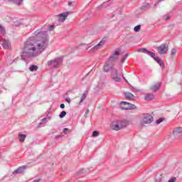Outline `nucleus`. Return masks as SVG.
<instances>
[{
	"instance_id": "6ab92c4d",
	"label": "nucleus",
	"mask_w": 182,
	"mask_h": 182,
	"mask_svg": "<svg viewBox=\"0 0 182 182\" xmlns=\"http://www.w3.org/2000/svg\"><path fill=\"white\" fill-rule=\"evenodd\" d=\"M154 59L156 60V62H157V63H159V65H160V66H162V68L164 67V63L161 61V60H160V58L155 57Z\"/></svg>"
},
{
	"instance_id": "1a4fd4ad",
	"label": "nucleus",
	"mask_w": 182,
	"mask_h": 182,
	"mask_svg": "<svg viewBox=\"0 0 182 182\" xmlns=\"http://www.w3.org/2000/svg\"><path fill=\"white\" fill-rule=\"evenodd\" d=\"M120 50L117 49L112 54V55L109 58L108 62H114V60H117V58L119 57V55H120Z\"/></svg>"
},
{
	"instance_id": "39448f33",
	"label": "nucleus",
	"mask_w": 182,
	"mask_h": 182,
	"mask_svg": "<svg viewBox=\"0 0 182 182\" xmlns=\"http://www.w3.org/2000/svg\"><path fill=\"white\" fill-rule=\"evenodd\" d=\"M157 50L158 53L160 55H164L167 53V50H168V46H167V44H162L157 48Z\"/></svg>"
},
{
	"instance_id": "72a5a7b5",
	"label": "nucleus",
	"mask_w": 182,
	"mask_h": 182,
	"mask_svg": "<svg viewBox=\"0 0 182 182\" xmlns=\"http://www.w3.org/2000/svg\"><path fill=\"white\" fill-rule=\"evenodd\" d=\"M63 132H64V133H68V132H69V129L65 128Z\"/></svg>"
},
{
	"instance_id": "423d86ee",
	"label": "nucleus",
	"mask_w": 182,
	"mask_h": 182,
	"mask_svg": "<svg viewBox=\"0 0 182 182\" xmlns=\"http://www.w3.org/2000/svg\"><path fill=\"white\" fill-rule=\"evenodd\" d=\"M69 14L70 13L68 11H66V12H64V13H62V14L58 15L57 18H58V22H61V23L65 22V21H66V18H68V16H69Z\"/></svg>"
},
{
	"instance_id": "7c9ffc66",
	"label": "nucleus",
	"mask_w": 182,
	"mask_h": 182,
	"mask_svg": "<svg viewBox=\"0 0 182 182\" xmlns=\"http://www.w3.org/2000/svg\"><path fill=\"white\" fill-rule=\"evenodd\" d=\"M89 109H87L85 112V114H84L85 117H87V116H89Z\"/></svg>"
},
{
	"instance_id": "2eb2a0df",
	"label": "nucleus",
	"mask_w": 182,
	"mask_h": 182,
	"mask_svg": "<svg viewBox=\"0 0 182 182\" xmlns=\"http://www.w3.org/2000/svg\"><path fill=\"white\" fill-rule=\"evenodd\" d=\"M104 70L105 72H109V70H113V67L112 65H110V64H109V63H107L105 65H104Z\"/></svg>"
},
{
	"instance_id": "9b49d317",
	"label": "nucleus",
	"mask_w": 182,
	"mask_h": 182,
	"mask_svg": "<svg viewBox=\"0 0 182 182\" xmlns=\"http://www.w3.org/2000/svg\"><path fill=\"white\" fill-rule=\"evenodd\" d=\"M111 77L115 82H120V77H119V75H117V70L116 69H112L111 73Z\"/></svg>"
},
{
	"instance_id": "a211bd4d",
	"label": "nucleus",
	"mask_w": 182,
	"mask_h": 182,
	"mask_svg": "<svg viewBox=\"0 0 182 182\" xmlns=\"http://www.w3.org/2000/svg\"><path fill=\"white\" fill-rule=\"evenodd\" d=\"M182 133V127L177 128L173 132L174 136H177V134H181Z\"/></svg>"
},
{
	"instance_id": "e433bc0d",
	"label": "nucleus",
	"mask_w": 182,
	"mask_h": 182,
	"mask_svg": "<svg viewBox=\"0 0 182 182\" xmlns=\"http://www.w3.org/2000/svg\"><path fill=\"white\" fill-rule=\"evenodd\" d=\"M39 181H40L39 180L33 181V182H39Z\"/></svg>"
},
{
	"instance_id": "5701e85b",
	"label": "nucleus",
	"mask_w": 182,
	"mask_h": 182,
	"mask_svg": "<svg viewBox=\"0 0 182 182\" xmlns=\"http://www.w3.org/2000/svg\"><path fill=\"white\" fill-rule=\"evenodd\" d=\"M0 32L2 33V35H5L6 32L5 31V28H4L2 26L0 25Z\"/></svg>"
},
{
	"instance_id": "b1692460",
	"label": "nucleus",
	"mask_w": 182,
	"mask_h": 182,
	"mask_svg": "<svg viewBox=\"0 0 182 182\" xmlns=\"http://www.w3.org/2000/svg\"><path fill=\"white\" fill-rule=\"evenodd\" d=\"M141 28V26H140V25L135 26L134 28V32H139V31H140Z\"/></svg>"
},
{
	"instance_id": "a878e982",
	"label": "nucleus",
	"mask_w": 182,
	"mask_h": 182,
	"mask_svg": "<svg viewBox=\"0 0 182 182\" xmlns=\"http://www.w3.org/2000/svg\"><path fill=\"white\" fill-rule=\"evenodd\" d=\"M65 116H66V112L65 111H63L60 115L59 117H60V119H63V117H65Z\"/></svg>"
},
{
	"instance_id": "473e14b6",
	"label": "nucleus",
	"mask_w": 182,
	"mask_h": 182,
	"mask_svg": "<svg viewBox=\"0 0 182 182\" xmlns=\"http://www.w3.org/2000/svg\"><path fill=\"white\" fill-rule=\"evenodd\" d=\"M60 109H65V104H61L60 105Z\"/></svg>"
},
{
	"instance_id": "412c9836",
	"label": "nucleus",
	"mask_w": 182,
	"mask_h": 182,
	"mask_svg": "<svg viewBox=\"0 0 182 182\" xmlns=\"http://www.w3.org/2000/svg\"><path fill=\"white\" fill-rule=\"evenodd\" d=\"M87 95L85 93L82 94V95H81L80 101L78 102V105H80V103H82V102H83V100H85V99H86V97H87Z\"/></svg>"
},
{
	"instance_id": "0eeeda50",
	"label": "nucleus",
	"mask_w": 182,
	"mask_h": 182,
	"mask_svg": "<svg viewBox=\"0 0 182 182\" xmlns=\"http://www.w3.org/2000/svg\"><path fill=\"white\" fill-rule=\"evenodd\" d=\"M62 62V58H55L54 60L49 61L48 65H51L52 66H54V68H58V66H59V65H60Z\"/></svg>"
},
{
	"instance_id": "2f4dec72",
	"label": "nucleus",
	"mask_w": 182,
	"mask_h": 182,
	"mask_svg": "<svg viewBox=\"0 0 182 182\" xmlns=\"http://www.w3.org/2000/svg\"><path fill=\"white\" fill-rule=\"evenodd\" d=\"M65 101H67L68 105H70V98H66Z\"/></svg>"
},
{
	"instance_id": "f257e3e1",
	"label": "nucleus",
	"mask_w": 182,
	"mask_h": 182,
	"mask_svg": "<svg viewBox=\"0 0 182 182\" xmlns=\"http://www.w3.org/2000/svg\"><path fill=\"white\" fill-rule=\"evenodd\" d=\"M35 37H31L26 41L24 46V53L28 56H38L48 48L49 40L48 35L36 31Z\"/></svg>"
},
{
	"instance_id": "9d476101",
	"label": "nucleus",
	"mask_w": 182,
	"mask_h": 182,
	"mask_svg": "<svg viewBox=\"0 0 182 182\" xmlns=\"http://www.w3.org/2000/svg\"><path fill=\"white\" fill-rule=\"evenodd\" d=\"M1 45L2 46L4 49H11V42H9V40L1 39Z\"/></svg>"
},
{
	"instance_id": "f3484780",
	"label": "nucleus",
	"mask_w": 182,
	"mask_h": 182,
	"mask_svg": "<svg viewBox=\"0 0 182 182\" xmlns=\"http://www.w3.org/2000/svg\"><path fill=\"white\" fill-rule=\"evenodd\" d=\"M145 100H153L154 99V95L153 94H146L144 97Z\"/></svg>"
},
{
	"instance_id": "6e6552de",
	"label": "nucleus",
	"mask_w": 182,
	"mask_h": 182,
	"mask_svg": "<svg viewBox=\"0 0 182 182\" xmlns=\"http://www.w3.org/2000/svg\"><path fill=\"white\" fill-rule=\"evenodd\" d=\"M161 86V82H154L153 84L150 85L149 89L150 90H152V92H157V90L160 89Z\"/></svg>"
},
{
	"instance_id": "ddd939ff",
	"label": "nucleus",
	"mask_w": 182,
	"mask_h": 182,
	"mask_svg": "<svg viewBox=\"0 0 182 182\" xmlns=\"http://www.w3.org/2000/svg\"><path fill=\"white\" fill-rule=\"evenodd\" d=\"M105 40H102L97 46H95L93 49L94 50H99V49H102L103 46L105 45Z\"/></svg>"
},
{
	"instance_id": "4be33fe9",
	"label": "nucleus",
	"mask_w": 182,
	"mask_h": 182,
	"mask_svg": "<svg viewBox=\"0 0 182 182\" xmlns=\"http://www.w3.org/2000/svg\"><path fill=\"white\" fill-rule=\"evenodd\" d=\"M34 70H38V67L36 65H31L30 67V71L34 72Z\"/></svg>"
},
{
	"instance_id": "cd10ccee",
	"label": "nucleus",
	"mask_w": 182,
	"mask_h": 182,
	"mask_svg": "<svg viewBox=\"0 0 182 182\" xmlns=\"http://www.w3.org/2000/svg\"><path fill=\"white\" fill-rule=\"evenodd\" d=\"M92 136L93 137H97V136H99V132H97V131H94L92 132Z\"/></svg>"
},
{
	"instance_id": "c9c22d12",
	"label": "nucleus",
	"mask_w": 182,
	"mask_h": 182,
	"mask_svg": "<svg viewBox=\"0 0 182 182\" xmlns=\"http://www.w3.org/2000/svg\"><path fill=\"white\" fill-rule=\"evenodd\" d=\"M49 29L50 31H52V29H53V26H50Z\"/></svg>"
},
{
	"instance_id": "f03ea898",
	"label": "nucleus",
	"mask_w": 182,
	"mask_h": 182,
	"mask_svg": "<svg viewBox=\"0 0 182 182\" xmlns=\"http://www.w3.org/2000/svg\"><path fill=\"white\" fill-rule=\"evenodd\" d=\"M127 126H129V122L126 120L117 121L112 123L111 129L115 132H119V130H122V129H124V127H127Z\"/></svg>"
},
{
	"instance_id": "20e7f679",
	"label": "nucleus",
	"mask_w": 182,
	"mask_h": 182,
	"mask_svg": "<svg viewBox=\"0 0 182 182\" xmlns=\"http://www.w3.org/2000/svg\"><path fill=\"white\" fill-rule=\"evenodd\" d=\"M121 107L123 110H132L133 109H137L136 105L129 103L127 102H121Z\"/></svg>"
},
{
	"instance_id": "f704fd0d",
	"label": "nucleus",
	"mask_w": 182,
	"mask_h": 182,
	"mask_svg": "<svg viewBox=\"0 0 182 182\" xmlns=\"http://www.w3.org/2000/svg\"><path fill=\"white\" fill-rule=\"evenodd\" d=\"M72 4H73V2H72V1H68V5H72Z\"/></svg>"
},
{
	"instance_id": "393cba45",
	"label": "nucleus",
	"mask_w": 182,
	"mask_h": 182,
	"mask_svg": "<svg viewBox=\"0 0 182 182\" xmlns=\"http://www.w3.org/2000/svg\"><path fill=\"white\" fill-rule=\"evenodd\" d=\"M162 122H164V118H159L156 121V124H160V123H162Z\"/></svg>"
},
{
	"instance_id": "bb28decb",
	"label": "nucleus",
	"mask_w": 182,
	"mask_h": 182,
	"mask_svg": "<svg viewBox=\"0 0 182 182\" xmlns=\"http://www.w3.org/2000/svg\"><path fill=\"white\" fill-rule=\"evenodd\" d=\"M176 54H177V50L176 49L173 48L171 50V55H172V56H176Z\"/></svg>"
},
{
	"instance_id": "aec40b11",
	"label": "nucleus",
	"mask_w": 182,
	"mask_h": 182,
	"mask_svg": "<svg viewBox=\"0 0 182 182\" xmlns=\"http://www.w3.org/2000/svg\"><path fill=\"white\" fill-rule=\"evenodd\" d=\"M26 139V134H20L19 135V141L23 142V141H25Z\"/></svg>"
},
{
	"instance_id": "4468645a",
	"label": "nucleus",
	"mask_w": 182,
	"mask_h": 182,
	"mask_svg": "<svg viewBox=\"0 0 182 182\" xmlns=\"http://www.w3.org/2000/svg\"><path fill=\"white\" fill-rule=\"evenodd\" d=\"M26 169V166H23L21 167H19L17 170L14 171L13 173L14 174H21V173H23L25 170Z\"/></svg>"
},
{
	"instance_id": "dca6fc26",
	"label": "nucleus",
	"mask_w": 182,
	"mask_h": 182,
	"mask_svg": "<svg viewBox=\"0 0 182 182\" xmlns=\"http://www.w3.org/2000/svg\"><path fill=\"white\" fill-rule=\"evenodd\" d=\"M125 97L129 100H134V95L132 94L131 92H125Z\"/></svg>"
},
{
	"instance_id": "4c0bfd02",
	"label": "nucleus",
	"mask_w": 182,
	"mask_h": 182,
	"mask_svg": "<svg viewBox=\"0 0 182 182\" xmlns=\"http://www.w3.org/2000/svg\"><path fill=\"white\" fill-rule=\"evenodd\" d=\"M43 120H46V119H44Z\"/></svg>"
},
{
	"instance_id": "c85d7f7f",
	"label": "nucleus",
	"mask_w": 182,
	"mask_h": 182,
	"mask_svg": "<svg viewBox=\"0 0 182 182\" xmlns=\"http://www.w3.org/2000/svg\"><path fill=\"white\" fill-rule=\"evenodd\" d=\"M177 181V178H171L168 182H176Z\"/></svg>"
},
{
	"instance_id": "f8f14e48",
	"label": "nucleus",
	"mask_w": 182,
	"mask_h": 182,
	"mask_svg": "<svg viewBox=\"0 0 182 182\" xmlns=\"http://www.w3.org/2000/svg\"><path fill=\"white\" fill-rule=\"evenodd\" d=\"M139 52H142L143 53H149V55H150L151 58H156V54L154 53H152L151 51H149L144 48H141L139 50Z\"/></svg>"
},
{
	"instance_id": "7ed1b4c3",
	"label": "nucleus",
	"mask_w": 182,
	"mask_h": 182,
	"mask_svg": "<svg viewBox=\"0 0 182 182\" xmlns=\"http://www.w3.org/2000/svg\"><path fill=\"white\" fill-rule=\"evenodd\" d=\"M154 120V118L153 116L146 114L143 116V117L140 120V124L141 126H146V124H150Z\"/></svg>"
},
{
	"instance_id": "c756f323",
	"label": "nucleus",
	"mask_w": 182,
	"mask_h": 182,
	"mask_svg": "<svg viewBox=\"0 0 182 182\" xmlns=\"http://www.w3.org/2000/svg\"><path fill=\"white\" fill-rule=\"evenodd\" d=\"M16 4L18 5H21L22 4V0H16Z\"/></svg>"
}]
</instances>
